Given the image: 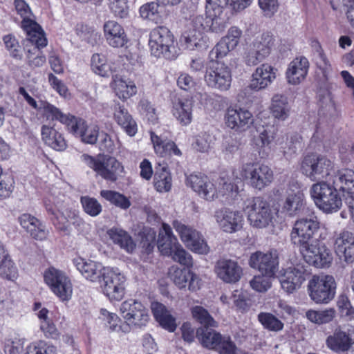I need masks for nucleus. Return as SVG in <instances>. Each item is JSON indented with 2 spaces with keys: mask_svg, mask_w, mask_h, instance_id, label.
Here are the masks:
<instances>
[{
  "mask_svg": "<svg viewBox=\"0 0 354 354\" xmlns=\"http://www.w3.org/2000/svg\"><path fill=\"white\" fill-rule=\"evenodd\" d=\"M310 194L318 208L326 213L336 212L340 209L342 201L337 188L327 181L313 184Z\"/></svg>",
  "mask_w": 354,
  "mask_h": 354,
  "instance_id": "nucleus-1",
  "label": "nucleus"
},
{
  "mask_svg": "<svg viewBox=\"0 0 354 354\" xmlns=\"http://www.w3.org/2000/svg\"><path fill=\"white\" fill-rule=\"evenodd\" d=\"M81 160L103 179L111 183L115 182L124 171V167L116 158L105 154L91 156L82 154Z\"/></svg>",
  "mask_w": 354,
  "mask_h": 354,
  "instance_id": "nucleus-2",
  "label": "nucleus"
},
{
  "mask_svg": "<svg viewBox=\"0 0 354 354\" xmlns=\"http://www.w3.org/2000/svg\"><path fill=\"white\" fill-rule=\"evenodd\" d=\"M301 172L312 181H330L335 174L334 163L326 156L322 155L306 156L301 166Z\"/></svg>",
  "mask_w": 354,
  "mask_h": 354,
  "instance_id": "nucleus-3",
  "label": "nucleus"
},
{
  "mask_svg": "<svg viewBox=\"0 0 354 354\" xmlns=\"http://www.w3.org/2000/svg\"><path fill=\"white\" fill-rule=\"evenodd\" d=\"M243 211L253 227L264 228L272 222L273 212L268 202L261 197L248 198L244 201Z\"/></svg>",
  "mask_w": 354,
  "mask_h": 354,
  "instance_id": "nucleus-4",
  "label": "nucleus"
},
{
  "mask_svg": "<svg viewBox=\"0 0 354 354\" xmlns=\"http://www.w3.org/2000/svg\"><path fill=\"white\" fill-rule=\"evenodd\" d=\"M174 42V35L165 26H158L150 32L149 46L151 55L156 57L174 59L176 48Z\"/></svg>",
  "mask_w": 354,
  "mask_h": 354,
  "instance_id": "nucleus-5",
  "label": "nucleus"
},
{
  "mask_svg": "<svg viewBox=\"0 0 354 354\" xmlns=\"http://www.w3.org/2000/svg\"><path fill=\"white\" fill-rule=\"evenodd\" d=\"M336 283L331 275H314L308 284L310 299L317 304H327L335 295Z\"/></svg>",
  "mask_w": 354,
  "mask_h": 354,
  "instance_id": "nucleus-6",
  "label": "nucleus"
},
{
  "mask_svg": "<svg viewBox=\"0 0 354 354\" xmlns=\"http://www.w3.org/2000/svg\"><path fill=\"white\" fill-rule=\"evenodd\" d=\"M240 175L252 187L258 190L268 186L273 180L272 169L264 164L245 163L241 167Z\"/></svg>",
  "mask_w": 354,
  "mask_h": 354,
  "instance_id": "nucleus-7",
  "label": "nucleus"
},
{
  "mask_svg": "<svg viewBox=\"0 0 354 354\" xmlns=\"http://www.w3.org/2000/svg\"><path fill=\"white\" fill-rule=\"evenodd\" d=\"M17 13L21 17V28L26 32L29 41H35L39 46H46L47 39L41 26L32 19V14L24 0H15Z\"/></svg>",
  "mask_w": 354,
  "mask_h": 354,
  "instance_id": "nucleus-8",
  "label": "nucleus"
},
{
  "mask_svg": "<svg viewBox=\"0 0 354 354\" xmlns=\"http://www.w3.org/2000/svg\"><path fill=\"white\" fill-rule=\"evenodd\" d=\"M319 229L316 218H303L295 221L290 233L291 243L299 250L313 242L315 234Z\"/></svg>",
  "mask_w": 354,
  "mask_h": 354,
  "instance_id": "nucleus-9",
  "label": "nucleus"
},
{
  "mask_svg": "<svg viewBox=\"0 0 354 354\" xmlns=\"http://www.w3.org/2000/svg\"><path fill=\"white\" fill-rule=\"evenodd\" d=\"M205 81L212 88L227 91L231 86V71L224 63L209 62L206 68Z\"/></svg>",
  "mask_w": 354,
  "mask_h": 354,
  "instance_id": "nucleus-10",
  "label": "nucleus"
},
{
  "mask_svg": "<svg viewBox=\"0 0 354 354\" xmlns=\"http://www.w3.org/2000/svg\"><path fill=\"white\" fill-rule=\"evenodd\" d=\"M120 313L127 325L135 328L146 326L149 319L148 310L141 302L135 299L122 302Z\"/></svg>",
  "mask_w": 354,
  "mask_h": 354,
  "instance_id": "nucleus-11",
  "label": "nucleus"
},
{
  "mask_svg": "<svg viewBox=\"0 0 354 354\" xmlns=\"http://www.w3.org/2000/svg\"><path fill=\"white\" fill-rule=\"evenodd\" d=\"M44 278L52 292L62 301L71 299L72 284L68 277L61 270L50 268L45 271Z\"/></svg>",
  "mask_w": 354,
  "mask_h": 354,
  "instance_id": "nucleus-12",
  "label": "nucleus"
},
{
  "mask_svg": "<svg viewBox=\"0 0 354 354\" xmlns=\"http://www.w3.org/2000/svg\"><path fill=\"white\" fill-rule=\"evenodd\" d=\"M299 250L306 262L316 268L328 267L333 259L330 250L318 239L302 247Z\"/></svg>",
  "mask_w": 354,
  "mask_h": 354,
  "instance_id": "nucleus-13",
  "label": "nucleus"
},
{
  "mask_svg": "<svg viewBox=\"0 0 354 354\" xmlns=\"http://www.w3.org/2000/svg\"><path fill=\"white\" fill-rule=\"evenodd\" d=\"M46 211L53 217L50 218L55 227L62 232H67L68 225L72 224L78 231H83L86 223L80 217L75 210L71 209H59L57 207L46 206Z\"/></svg>",
  "mask_w": 354,
  "mask_h": 354,
  "instance_id": "nucleus-14",
  "label": "nucleus"
},
{
  "mask_svg": "<svg viewBox=\"0 0 354 354\" xmlns=\"http://www.w3.org/2000/svg\"><path fill=\"white\" fill-rule=\"evenodd\" d=\"M274 38L270 32H264L253 41L245 57L248 66H256L263 62L271 53Z\"/></svg>",
  "mask_w": 354,
  "mask_h": 354,
  "instance_id": "nucleus-15",
  "label": "nucleus"
},
{
  "mask_svg": "<svg viewBox=\"0 0 354 354\" xmlns=\"http://www.w3.org/2000/svg\"><path fill=\"white\" fill-rule=\"evenodd\" d=\"M124 277L114 270L106 268L102 276L101 287L104 293L111 299L120 301L124 296Z\"/></svg>",
  "mask_w": 354,
  "mask_h": 354,
  "instance_id": "nucleus-16",
  "label": "nucleus"
},
{
  "mask_svg": "<svg viewBox=\"0 0 354 354\" xmlns=\"http://www.w3.org/2000/svg\"><path fill=\"white\" fill-rule=\"evenodd\" d=\"M173 227L182 241L192 251L198 254H207L209 252V247L199 232L177 220L173 221Z\"/></svg>",
  "mask_w": 354,
  "mask_h": 354,
  "instance_id": "nucleus-17",
  "label": "nucleus"
},
{
  "mask_svg": "<svg viewBox=\"0 0 354 354\" xmlns=\"http://www.w3.org/2000/svg\"><path fill=\"white\" fill-rule=\"evenodd\" d=\"M308 268L299 263L285 269L279 277L282 289L290 294L300 288L310 274Z\"/></svg>",
  "mask_w": 354,
  "mask_h": 354,
  "instance_id": "nucleus-18",
  "label": "nucleus"
},
{
  "mask_svg": "<svg viewBox=\"0 0 354 354\" xmlns=\"http://www.w3.org/2000/svg\"><path fill=\"white\" fill-rule=\"evenodd\" d=\"M249 265L262 274L271 277L275 274L279 268L278 252L276 250L266 253L257 251L251 254Z\"/></svg>",
  "mask_w": 354,
  "mask_h": 354,
  "instance_id": "nucleus-19",
  "label": "nucleus"
},
{
  "mask_svg": "<svg viewBox=\"0 0 354 354\" xmlns=\"http://www.w3.org/2000/svg\"><path fill=\"white\" fill-rule=\"evenodd\" d=\"M334 250L339 259L346 264L354 262V234L348 230L337 233L334 238Z\"/></svg>",
  "mask_w": 354,
  "mask_h": 354,
  "instance_id": "nucleus-20",
  "label": "nucleus"
},
{
  "mask_svg": "<svg viewBox=\"0 0 354 354\" xmlns=\"http://www.w3.org/2000/svg\"><path fill=\"white\" fill-rule=\"evenodd\" d=\"M226 125L236 131H245L253 124L252 114L243 108H232L227 109L225 115Z\"/></svg>",
  "mask_w": 354,
  "mask_h": 354,
  "instance_id": "nucleus-21",
  "label": "nucleus"
},
{
  "mask_svg": "<svg viewBox=\"0 0 354 354\" xmlns=\"http://www.w3.org/2000/svg\"><path fill=\"white\" fill-rule=\"evenodd\" d=\"M67 130L75 136L80 138L83 142L90 145L96 143L100 136V129L97 125L88 126L84 120L75 116Z\"/></svg>",
  "mask_w": 354,
  "mask_h": 354,
  "instance_id": "nucleus-22",
  "label": "nucleus"
},
{
  "mask_svg": "<svg viewBox=\"0 0 354 354\" xmlns=\"http://www.w3.org/2000/svg\"><path fill=\"white\" fill-rule=\"evenodd\" d=\"M206 17L201 15H193L194 26L215 33H221L225 30L227 26V21L223 17V12L218 14L216 11H212L210 13H206Z\"/></svg>",
  "mask_w": 354,
  "mask_h": 354,
  "instance_id": "nucleus-23",
  "label": "nucleus"
},
{
  "mask_svg": "<svg viewBox=\"0 0 354 354\" xmlns=\"http://www.w3.org/2000/svg\"><path fill=\"white\" fill-rule=\"evenodd\" d=\"M219 227L225 232L233 233L242 227L243 216L239 211L223 208L215 212Z\"/></svg>",
  "mask_w": 354,
  "mask_h": 354,
  "instance_id": "nucleus-24",
  "label": "nucleus"
},
{
  "mask_svg": "<svg viewBox=\"0 0 354 354\" xmlns=\"http://www.w3.org/2000/svg\"><path fill=\"white\" fill-rule=\"evenodd\" d=\"M194 25L193 16H192L189 28L180 37L181 45L190 50L206 48L207 44L205 30L203 28L195 27Z\"/></svg>",
  "mask_w": 354,
  "mask_h": 354,
  "instance_id": "nucleus-25",
  "label": "nucleus"
},
{
  "mask_svg": "<svg viewBox=\"0 0 354 354\" xmlns=\"http://www.w3.org/2000/svg\"><path fill=\"white\" fill-rule=\"evenodd\" d=\"M73 264L81 274L91 282H102V276L106 268L102 263L82 258L74 259Z\"/></svg>",
  "mask_w": 354,
  "mask_h": 354,
  "instance_id": "nucleus-26",
  "label": "nucleus"
},
{
  "mask_svg": "<svg viewBox=\"0 0 354 354\" xmlns=\"http://www.w3.org/2000/svg\"><path fill=\"white\" fill-rule=\"evenodd\" d=\"M327 346L335 352H345L348 351L354 344V328L344 331L335 329L333 333L326 338Z\"/></svg>",
  "mask_w": 354,
  "mask_h": 354,
  "instance_id": "nucleus-27",
  "label": "nucleus"
},
{
  "mask_svg": "<svg viewBox=\"0 0 354 354\" xmlns=\"http://www.w3.org/2000/svg\"><path fill=\"white\" fill-rule=\"evenodd\" d=\"M217 276L226 283H236L241 277L242 268L237 262L231 259H220L215 266Z\"/></svg>",
  "mask_w": 354,
  "mask_h": 354,
  "instance_id": "nucleus-28",
  "label": "nucleus"
},
{
  "mask_svg": "<svg viewBox=\"0 0 354 354\" xmlns=\"http://www.w3.org/2000/svg\"><path fill=\"white\" fill-rule=\"evenodd\" d=\"M103 28L106 41L111 47L122 48L127 44V35L118 22L109 20L104 23Z\"/></svg>",
  "mask_w": 354,
  "mask_h": 354,
  "instance_id": "nucleus-29",
  "label": "nucleus"
},
{
  "mask_svg": "<svg viewBox=\"0 0 354 354\" xmlns=\"http://www.w3.org/2000/svg\"><path fill=\"white\" fill-rule=\"evenodd\" d=\"M277 71L269 64H261L252 74L250 88L256 91L266 88L275 80Z\"/></svg>",
  "mask_w": 354,
  "mask_h": 354,
  "instance_id": "nucleus-30",
  "label": "nucleus"
},
{
  "mask_svg": "<svg viewBox=\"0 0 354 354\" xmlns=\"http://www.w3.org/2000/svg\"><path fill=\"white\" fill-rule=\"evenodd\" d=\"M194 101L189 97H174L172 102V113L183 125H187L192 120Z\"/></svg>",
  "mask_w": 354,
  "mask_h": 354,
  "instance_id": "nucleus-31",
  "label": "nucleus"
},
{
  "mask_svg": "<svg viewBox=\"0 0 354 354\" xmlns=\"http://www.w3.org/2000/svg\"><path fill=\"white\" fill-rule=\"evenodd\" d=\"M151 142L156 154L161 157L169 156L171 155L180 156L181 151L176 144L169 140L165 134H158L155 132H150Z\"/></svg>",
  "mask_w": 354,
  "mask_h": 354,
  "instance_id": "nucleus-32",
  "label": "nucleus"
},
{
  "mask_svg": "<svg viewBox=\"0 0 354 354\" xmlns=\"http://www.w3.org/2000/svg\"><path fill=\"white\" fill-rule=\"evenodd\" d=\"M309 68V62L305 57L294 59L288 65L286 78L289 84L296 85L301 83L306 77Z\"/></svg>",
  "mask_w": 354,
  "mask_h": 354,
  "instance_id": "nucleus-33",
  "label": "nucleus"
},
{
  "mask_svg": "<svg viewBox=\"0 0 354 354\" xmlns=\"http://www.w3.org/2000/svg\"><path fill=\"white\" fill-rule=\"evenodd\" d=\"M330 180L337 189L346 193L345 198L354 196V171L349 169L338 170Z\"/></svg>",
  "mask_w": 354,
  "mask_h": 354,
  "instance_id": "nucleus-34",
  "label": "nucleus"
},
{
  "mask_svg": "<svg viewBox=\"0 0 354 354\" xmlns=\"http://www.w3.org/2000/svg\"><path fill=\"white\" fill-rule=\"evenodd\" d=\"M38 111L46 121L57 120L64 124L68 129L75 117L70 113H64L55 106L46 101H41Z\"/></svg>",
  "mask_w": 354,
  "mask_h": 354,
  "instance_id": "nucleus-35",
  "label": "nucleus"
},
{
  "mask_svg": "<svg viewBox=\"0 0 354 354\" xmlns=\"http://www.w3.org/2000/svg\"><path fill=\"white\" fill-rule=\"evenodd\" d=\"M19 219L22 227L24 228L33 239L42 241L47 237L48 232L45 225L36 217L29 214H24Z\"/></svg>",
  "mask_w": 354,
  "mask_h": 354,
  "instance_id": "nucleus-36",
  "label": "nucleus"
},
{
  "mask_svg": "<svg viewBox=\"0 0 354 354\" xmlns=\"http://www.w3.org/2000/svg\"><path fill=\"white\" fill-rule=\"evenodd\" d=\"M157 243L158 250L165 256L171 255L177 245H180L173 234L171 227L166 223H163L160 230Z\"/></svg>",
  "mask_w": 354,
  "mask_h": 354,
  "instance_id": "nucleus-37",
  "label": "nucleus"
},
{
  "mask_svg": "<svg viewBox=\"0 0 354 354\" xmlns=\"http://www.w3.org/2000/svg\"><path fill=\"white\" fill-rule=\"evenodd\" d=\"M110 239L121 249L131 253L136 248V243L131 235L119 227H112L107 231Z\"/></svg>",
  "mask_w": 354,
  "mask_h": 354,
  "instance_id": "nucleus-38",
  "label": "nucleus"
},
{
  "mask_svg": "<svg viewBox=\"0 0 354 354\" xmlns=\"http://www.w3.org/2000/svg\"><path fill=\"white\" fill-rule=\"evenodd\" d=\"M151 310L155 319L164 328L169 332H174L176 330V319L165 306L159 302H153L151 304Z\"/></svg>",
  "mask_w": 354,
  "mask_h": 354,
  "instance_id": "nucleus-39",
  "label": "nucleus"
},
{
  "mask_svg": "<svg viewBox=\"0 0 354 354\" xmlns=\"http://www.w3.org/2000/svg\"><path fill=\"white\" fill-rule=\"evenodd\" d=\"M41 138L44 142L52 149L63 151L66 148V142L62 134L53 127L44 124L41 129Z\"/></svg>",
  "mask_w": 354,
  "mask_h": 354,
  "instance_id": "nucleus-40",
  "label": "nucleus"
},
{
  "mask_svg": "<svg viewBox=\"0 0 354 354\" xmlns=\"http://www.w3.org/2000/svg\"><path fill=\"white\" fill-rule=\"evenodd\" d=\"M114 118L129 136H133L136 133V122L124 106L119 105L115 107Z\"/></svg>",
  "mask_w": 354,
  "mask_h": 354,
  "instance_id": "nucleus-41",
  "label": "nucleus"
},
{
  "mask_svg": "<svg viewBox=\"0 0 354 354\" xmlns=\"http://www.w3.org/2000/svg\"><path fill=\"white\" fill-rule=\"evenodd\" d=\"M111 87L116 95L123 100L129 99L137 93L136 84L132 81H125L120 75L113 76Z\"/></svg>",
  "mask_w": 354,
  "mask_h": 354,
  "instance_id": "nucleus-42",
  "label": "nucleus"
},
{
  "mask_svg": "<svg viewBox=\"0 0 354 354\" xmlns=\"http://www.w3.org/2000/svg\"><path fill=\"white\" fill-rule=\"evenodd\" d=\"M223 337L210 326L199 327L196 330L197 339L203 347L209 349L215 350Z\"/></svg>",
  "mask_w": 354,
  "mask_h": 354,
  "instance_id": "nucleus-43",
  "label": "nucleus"
},
{
  "mask_svg": "<svg viewBox=\"0 0 354 354\" xmlns=\"http://www.w3.org/2000/svg\"><path fill=\"white\" fill-rule=\"evenodd\" d=\"M270 110L275 118L282 121L286 120L290 111L288 97L283 95H274L272 98Z\"/></svg>",
  "mask_w": 354,
  "mask_h": 354,
  "instance_id": "nucleus-44",
  "label": "nucleus"
},
{
  "mask_svg": "<svg viewBox=\"0 0 354 354\" xmlns=\"http://www.w3.org/2000/svg\"><path fill=\"white\" fill-rule=\"evenodd\" d=\"M314 60L317 68L322 72L324 81H328L332 77L333 69L330 62L319 44L315 46Z\"/></svg>",
  "mask_w": 354,
  "mask_h": 354,
  "instance_id": "nucleus-45",
  "label": "nucleus"
},
{
  "mask_svg": "<svg viewBox=\"0 0 354 354\" xmlns=\"http://www.w3.org/2000/svg\"><path fill=\"white\" fill-rule=\"evenodd\" d=\"M304 206V196L300 193L289 194L282 205V212L289 216H294L299 213Z\"/></svg>",
  "mask_w": 354,
  "mask_h": 354,
  "instance_id": "nucleus-46",
  "label": "nucleus"
},
{
  "mask_svg": "<svg viewBox=\"0 0 354 354\" xmlns=\"http://www.w3.org/2000/svg\"><path fill=\"white\" fill-rule=\"evenodd\" d=\"M153 185L158 192H167L171 189V177L170 173L165 167L160 169L156 168Z\"/></svg>",
  "mask_w": 354,
  "mask_h": 354,
  "instance_id": "nucleus-47",
  "label": "nucleus"
},
{
  "mask_svg": "<svg viewBox=\"0 0 354 354\" xmlns=\"http://www.w3.org/2000/svg\"><path fill=\"white\" fill-rule=\"evenodd\" d=\"M193 318L203 325L202 327H216L217 323L209 313L208 310L201 306L191 308Z\"/></svg>",
  "mask_w": 354,
  "mask_h": 354,
  "instance_id": "nucleus-48",
  "label": "nucleus"
},
{
  "mask_svg": "<svg viewBox=\"0 0 354 354\" xmlns=\"http://www.w3.org/2000/svg\"><path fill=\"white\" fill-rule=\"evenodd\" d=\"M159 3L150 2L144 4L140 8V15L142 18L159 24L162 21L161 15L158 10Z\"/></svg>",
  "mask_w": 354,
  "mask_h": 354,
  "instance_id": "nucleus-49",
  "label": "nucleus"
},
{
  "mask_svg": "<svg viewBox=\"0 0 354 354\" xmlns=\"http://www.w3.org/2000/svg\"><path fill=\"white\" fill-rule=\"evenodd\" d=\"M100 195L111 203L122 209H126L131 205L129 200L119 192L111 190H102Z\"/></svg>",
  "mask_w": 354,
  "mask_h": 354,
  "instance_id": "nucleus-50",
  "label": "nucleus"
},
{
  "mask_svg": "<svg viewBox=\"0 0 354 354\" xmlns=\"http://www.w3.org/2000/svg\"><path fill=\"white\" fill-rule=\"evenodd\" d=\"M91 68L93 71L102 76L107 77L111 72L110 66L106 63V59L104 55L95 53L91 57Z\"/></svg>",
  "mask_w": 354,
  "mask_h": 354,
  "instance_id": "nucleus-51",
  "label": "nucleus"
},
{
  "mask_svg": "<svg viewBox=\"0 0 354 354\" xmlns=\"http://www.w3.org/2000/svg\"><path fill=\"white\" fill-rule=\"evenodd\" d=\"M35 44L32 48L27 52L28 64L30 67L36 68L42 66L46 62V57L39 51L43 46H39L35 41H30Z\"/></svg>",
  "mask_w": 354,
  "mask_h": 354,
  "instance_id": "nucleus-52",
  "label": "nucleus"
},
{
  "mask_svg": "<svg viewBox=\"0 0 354 354\" xmlns=\"http://www.w3.org/2000/svg\"><path fill=\"white\" fill-rule=\"evenodd\" d=\"M258 319L263 327L269 330L279 331L283 328L281 321L269 313H259Z\"/></svg>",
  "mask_w": 354,
  "mask_h": 354,
  "instance_id": "nucleus-53",
  "label": "nucleus"
},
{
  "mask_svg": "<svg viewBox=\"0 0 354 354\" xmlns=\"http://www.w3.org/2000/svg\"><path fill=\"white\" fill-rule=\"evenodd\" d=\"M0 276L14 281L18 276V270L10 257L0 261Z\"/></svg>",
  "mask_w": 354,
  "mask_h": 354,
  "instance_id": "nucleus-54",
  "label": "nucleus"
},
{
  "mask_svg": "<svg viewBox=\"0 0 354 354\" xmlns=\"http://www.w3.org/2000/svg\"><path fill=\"white\" fill-rule=\"evenodd\" d=\"M3 41L6 48L12 58L19 60L22 59V48L14 36L7 35L3 37Z\"/></svg>",
  "mask_w": 354,
  "mask_h": 354,
  "instance_id": "nucleus-55",
  "label": "nucleus"
},
{
  "mask_svg": "<svg viewBox=\"0 0 354 354\" xmlns=\"http://www.w3.org/2000/svg\"><path fill=\"white\" fill-rule=\"evenodd\" d=\"M84 211L91 216L99 215L102 209L101 204L94 198L82 196L80 198Z\"/></svg>",
  "mask_w": 354,
  "mask_h": 354,
  "instance_id": "nucleus-56",
  "label": "nucleus"
},
{
  "mask_svg": "<svg viewBox=\"0 0 354 354\" xmlns=\"http://www.w3.org/2000/svg\"><path fill=\"white\" fill-rule=\"evenodd\" d=\"M25 354H57V349L44 341H39L29 345Z\"/></svg>",
  "mask_w": 354,
  "mask_h": 354,
  "instance_id": "nucleus-57",
  "label": "nucleus"
},
{
  "mask_svg": "<svg viewBox=\"0 0 354 354\" xmlns=\"http://www.w3.org/2000/svg\"><path fill=\"white\" fill-rule=\"evenodd\" d=\"M172 259L180 264L190 268L193 266V259L192 255L187 252L180 244L172 252Z\"/></svg>",
  "mask_w": 354,
  "mask_h": 354,
  "instance_id": "nucleus-58",
  "label": "nucleus"
},
{
  "mask_svg": "<svg viewBox=\"0 0 354 354\" xmlns=\"http://www.w3.org/2000/svg\"><path fill=\"white\" fill-rule=\"evenodd\" d=\"M109 8L116 17L126 18L129 15L127 0H109Z\"/></svg>",
  "mask_w": 354,
  "mask_h": 354,
  "instance_id": "nucleus-59",
  "label": "nucleus"
},
{
  "mask_svg": "<svg viewBox=\"0 0 354 354\" xmlns=\"http://www.w3.org/2000/svg\"><path fill=\"white\" fill-rule=\"evenodd\" d=\"M100 314L102 316L101 319L105 322V324L110 331H118L120 330L119 324L121 320L116 314L109 313L106 309H101Z\"/></svg>",
  "mask_w": 354,
  "mask_h": 354,
  "instance_id": "nucleus-60",
  "label": "nucleus"
},
{
  "mask_svg": "<svg viewBox=\"0 0 354 354\" xmlns=\"http://www.w3.org/2000/svg\"><path fill=\"white\" fill-rule=\"evenodd\" d=\"M201 187V190L194 191L198 193L201 197L209 201H214L218 198L217 188L208 178H207L205 180V185H202Z\"/></svg>",
  "mask_w": 354,
  "mask_h": 354,
  "instance_id": "nucleus-61",
  "label": "nucleus"
},
{
  "mask_svg": "<svg viewBox=\"0 0 354 354\" xmlns=\"http://www.w3.org/2000/svg\"><path fill=\"white\" fill-rule=\"evenodd\" d=\"M219 354H238L237 348L229 336H223L215 348Z\"/></svg>",
  "mask_w": 354,
  "mask_h": 354,
  "instance_id": "nucleus-62",
  "label": "nucleus"
},
{
  "mask_svg": "<svg viewBox=\"0 0 354 354\" xmlns=\"http://www.w3.org/2000/svg\"><path fill=\"white\" fill-rule=\"evenodd\" d=\"M230 50L232 49L228 46L227 44L223 39L221 40L209 52L210 62H217L216 59L223 57Z\"/></svg>",
  "mask_w": 354,
  "mask_h": 354,
  "instance_id": "nucleus-63",
  "label": "nucleus"
},
{
  "mask_svg": "<svg viewBox=\"0 0 354 354\" xmlns=\"http://www.w3.org/2000/svg\"><path fill=\"white\" fill-rule=\"evenodd\" d=\"M252 288L257 292H266L271 287V281L269 277L263 274L254 276L250 281Z\"/></svg>",
  "mask_w": 354,
  "mask_h": 354,
  "instance_id": "nucleus-64",
  "label": "nucleus"
}]
</instances>
